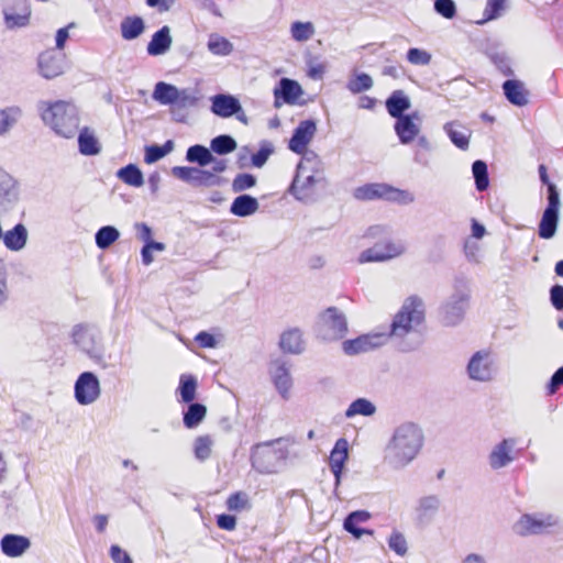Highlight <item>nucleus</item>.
Masks as SVG:
<instances>
[{
	"mask_svg": "<svg viewBox=\"0 0 563 563\" xmlns=\"http://www.w3.org/2000/svg\"><path fill=\"white\" fill-rule=\"evenodd\" d=\"M347 457L349 442L346 439L341 438L335 442L329 457L330 468L335 478V486H339L341 482L342 471L344 468L345 462L347 461Z\"/></svg>",
	"mask_w": 563,
	"mask_h": 563,
	"instance_id": "obj_23",
	"label": "nucleus"
},
{
	"mask_svg": "<svg viewBox=\"0 0 563 563\" xmlns=\"http://www.w3.org/2000/svg\"><path fill=\"white\" fill-rule=\"evenodd\" d=\"M444 131L456 147L463 151L468 148L472 132L467 128L455 122H449L444 125Z\"/></svg>",
	"mask_w": 563,
	"mask_h": 563,
	"instance_id": "obj_35",
	"label": "nucleus"
},
{
	"mask_svg": "<svg viewBox=\"0 0 563 563\" xmlns=\"http://www.w3.org/2000/svg\"><path fill=\"white\" fill-rule=\"evenodd\" d=\"M269 375L276 390L283 399H289L290 390L292 388L290 364L284 358H276L272 361L269 364Z\"/></svg>",
	"mask_w": 563,
	"mask_h": 563,
	"instance_id": "obj_15",
	"label": "nucleus"
},
{
	"mask_svg": "<svg viewBox=\"0 0 563 563\" xmlns=\"http://www.w3.org/2000/svg\"><path fill=\"white\" fill-rule=\"evenodd\" d=\"M260 208L256 198L243 194L238 196L230 207V212L236 217L245 218L254 214Z\"/></svg>",
	"mask_w": 563,
	"mask_h": 563,
	"instance_id": "obj_33",
	"label": "nucleus"
},
{
	"mask_svg": "<svg viewBox=\"0 0 563 563\" xmlns=\"http://www.w3.org/2000/svg\"><path fill=\"white\" fill-rule=\"evenodd\" d=\"M411 107L409 97L402 90H395L386 100V109L390 117H405V111Z\"/></svg>",
	"mask_w": 563,
	"mask_h": 563,
	"instance_id": "obj_31",
	"label": "nucleus"
},
{
	"mask_svg": "<svg viewBox=\"0 0 563 563\" xmlns=\"http://www.w3.org/2000/svg\"><path fill=\"white\" fill-rule=\"evenodd\" d=\"M424 321V303L418 296L408 297L395 314L387 332L390 336L404 338L415 332Z\"/></svg>",
	"mask_w": 563,
	"mask_h": 563,
	"instance_id": "obj_4",
	"label": "nucleus"
},
{
	"mask_svg": "<svg viewBox=\"0 0 563 563\" xmlns=\"http://www.w3.org/2000/svg\"><path fill=\"white\" fill-rule=\"evenodd\" d=\"M186 161L205 167L214 161V156L212 155L210 148L200 144H196L188 147L186 152Z\"/></svg>",
	"mask_w": 563,
	"mask_h": 563,
	"instance_id": "obj_42",
	"label": "nucleus"
},
{
	"mask_svg": "<svg viewBox=\"0 0 563 563\" xmlns=\"http://www.w3.org/2000/svg\"><path fill=\"white\" fill-rule=\"evenodd\" d=\"M173 43V38L170 36V29L167 25H164L158 31H156L147 44V54L151 56H159L169 51Z\"/></svg>",
	"mask_w": 563,
	"mask_h": 563,
	"instance_id": "obj_26",
	"label": "nucleus"
},
{
	"mask_svg": "<svg viewBox=\"0 0 563 563\" xmlns=\"http://www.w3.org/2000/svg\"><path fill=\"white\" fill-rule=\"evenodd\" d=\"M322 170L319 156L314 152L306 153L297 165L289 192L299 201H311L316 185L322 180Z\"/></svg>",
	"mask_w": 563,
	"mask_h": 563,
	"instance_id": "obj_3",
	"label": "nucleus"
},
{
	"mask_svg": "<svg viewBox=\"0 0 563 563\" xmlns=\"http://www.w3.org/2000/svg\"><path fill=\"white\" fill-rule=\"evenodd\" d=\"M178 88L172 84L159 81L155 85L153 99L161 104L172 106L176 101Z\"/></svg>",
	"mask_w": 563,
	"mask_h": 563,
	"instance_id": "obj_37",
	"label": "nucleus"
},
{
	"mask_svg": "<svg viewBox=\"0 0 563 563\" xmlns=\"http://www.w3.org/2000/svg\"><path fill=\"white\" fill-rule=\"evenodd\" d=\"M518 440L516 438H504L493 445L487 462L493 471H498L509 466L519 456L520 451L516 448Z\"/></svg>",
	"mask_w": 563,
	"mask_h": 563,
	"instance_id": "obj_12",
	"label": "nucleus"
},
{
	"mask_svg": "<svg viewBox=\"0 0 563 563\" xmlns=\"http://www.w3.org/2000/svg\"><path fill=\"white\" fill-rule=\"evenodd\" d=\"M407 60L416 66H427L431 62V54L420 48H409L407 52Z\"/></svg>",
	"mask_w": 563,
	"mask_h": 563,
	"instance_id": "obj_53",
	"label": "nucleus"
},
{
	"mask_svg": "<svg viewBox=\"0 0 563 563\" xmlns=\"http://www.w3.org/2000/svg\"><path fill=\"white\" fill-rule=\"evenodd\" d=\"M21 110L15 107L0 110V135L5 133L19 119Z\"/></svg>",
	"mask_w": 563,
	"mask_h": 563,
	"instance_id": "obj_50",
	"label": "nucleus"
},
{
	"mask_svg": "<svg viewBox=\"0 0 563 563\" xmlns=\"http://www.w3.org/2000/svg\"><path fill=\"white\" fill-rule=\"evenodd\" d=\"M434 11L445 19H453L456 14V5L453 0H435Z\"/></svg>",
	"mask_w": 563,
	"mask_h": 563,
	"instance_id": "obj_55",
	"label": "nucleus"
},
{
	"mask_svg": "<svg viewBox=\"0 0 563 563\" xmlns=\"http://www.w3.org/2000/svg\"><path fill=\"white\" fill-rule=\"evenodd\" d=\"M211 112L220 118H230L241 110L239 99L229 93H218L210 98Z\"/></svg>",
	"mask_w": 563,
	"mask_h": 563,
	"instance_id": "obj_22",
	"label": "nucleus"
},
{
	"mask_svg": "<svg viewBox=\"0 0 563 563\" xmlns=\"http://www.w3.org/2000/svg\"><path fill=\"white\" fill-rule=\"evenodd\" d=\"M73 343L95 362L103 360L104 349L98 329L91 324L79 323L71 329Z\"/></svg>",
	"mask_w": 563,
	"mask_h": 563,
	"instance_id": "obj_6",
	"label": "nucleus"
},
{
	"mask_svg": "<svg viewBox=\"0 0 563 563\" xmlns=\"http://www.w3.org/2000/svg\"><path fill=\"white\" fill-rule=\"evenodd\" d=\"M291 38L296 42H307L316 33L314 25L311 22L295 21L290 25Z\"/></svg>",
	"mask_w": 563,
	"mask_h": 563,
	"instance_id": "obj_46",
	"label": "nucleus"
},
{
	"mask_svg": "<svg viewBox=\"0 0 563 563\" xmlns=\"http://www.w3.org/2000/svg\"><path fill=\"white\" fill-rule=\"evenodd\" d=\"M197 380L192 375L180 377L179 391L184 402H191L196 396Z\"/></svg>",
	"mask_w": 563,
	"mask_h": 563,
	"instance_id": "obj_48",
	"label": "nucleus"
},
{
	"mask_svg": "<svg viewBox=\"0 0 563 563\" xmlns=\"http://www.w3.org/2000/svg\"><path fill=\"white\" fill-rule=\"evenodd\" d=\"M207 408L202 404L194 402L184 413V424L188 429L196 428L206 417Z\"/></svg>",
	"mask_w": 563,
	"mask_h": 563,
	"instance_id": "obj_45",
	"label": "nucleus"
},
{
	"mask_svg": "<svg viewBox=\"0 0 563 563\" xmlns=\"http://www.w3.org/2000/svg\"><path fill=\"white\" fill-rule=\"evenodd\" d=\"M38 68L41 75L46 79H53L64 71L62 59L56 57L52 52H45L40 55Z\"/></svg>",
	"mask_w": 563,
	"mask_h": 563,
	"instance_id": "obj_30",
	"label": "nucleus"
},
{
	"mask_svg": "<svg viewBox=\"0 0 563 563\" xmlns=\"http://www.w3.org/2000/svg\"><path fill=\"white\" fill-rule=\"evenodd\" d=\"M376 413V406L366 398L353 400L345 410V418L351 419L355 416L371 417Z\"/></svg>",
	"mask_w": 563,
	"mask_h": 563,
	"instance_id": "obj_41",
	"label": "nucleus"
},
{
	"mask_svg": "<svg viewBox=\"0 0 563 563\" xmlns=\"http://www.w3.org/2000/svg\"><path fill=\"white\" fill-rule=\"evenodd\" d=\"M422 446V430L413 422H404L394 429L388 439L383 462L391 471H402L417 459Z\"/></svg>",
	"mask_w": 563,
	"mask_h": 563,
	"instance_id": "obj_1",
	"label": "nucleus"
},
{
	"mask_svg": "<svg viewBox=\"0 0 563 563\" xmlns=\"http://www.w3.org/2000/svg\"><path fill=\"white\" fill-rule=\"evenodd\" d=\"M117 177L124 184L139 188L144 184V177L142 170L134 164H129L121 167L117 172Z\"/></svg>",
	"mask_w": 563,
	"mask_h": 563,
	"instance_id": "obj_40",
	"label": "nucleus"
},
{
	"mask_svg": "<svg viewBox=\"0 0 563 563\" xmlns=\"http://www.w3.org/2000/svg\"><path fill=\"white\" fill-rule=\"evenodd\" d=\"M415 119H419L418 112L396 119L395 132L400 143L409 144L418 136L420 128L413 122Z\"/></svg>",
	"mask_w": 563,
	"mask_h": 563,
	"instance_id": "obj_25",
	"label": "nucleus"
},
{
	"mask_svg": "<svg viewBox=\"0 0 563 563\" xmlns=\"http://www.w3.org/2000/svg\"><path fill=\"white\" fill-rule=\"evenodd\" d=\"M354 197L358 200L385 199L399 203H410L415 200L409 191L386 184H369L358 187L355 189Z\"/></svg>",
	"mask_w": 563,
	"mask_h": 563,
	"instance_id": "obj_10",
	"label": "nucleus"
},
{
	"mask_svg": "<svg viewBox=\"0 0 563 563\" xmlns=\"http://www.w3.org/2000/svg\"><path fill=\"white\" fill-rule=\"evenodd\" d=\"M212 440L210 437H199L195 441V455L198 460L205 461L211 454Z\"/></svg>",
	"mask_w": 563,
	"mask_h": 563,
	"instance_id": "obj_52",
	"label": "nucleus"
},
{
	"mask_svg": "<svg viewBox=\"0 0 563 563\" xmlns=\"http://www.w3.org/2000/svg\"><path fill=\"white\" fill-rule=\"evenodd\" d=\"M302 93L303 90L296 80L282 78L274 88V107L278 109L284 103L295 104Z\"/></svg>",
	"mask_w": 563,
	"mask_h": 563,
	"instance_id": "obj_19",
	"label": "nucleus"
},
{
	"mask_svg": "<svg viewBox=\"0 0 563 563\" xmlns=\"http://www.w3.org/2000/svg\"><path fill=\"white\" fill-rule=\"evenodd\" d=\"M256 184V178L252 174H239L232 181V190L234 192H241L246 189L254 187Z\"/></svg>",
	"mask_w": 563,
	"mask_h": 563,
	"instance_id": "obj_54",
	"label": "nucleus"
},
{
	"mask_svg": "<svg viewBox=\"0 0 563 563\" xmlns=\"http://www.w3.org/2000/svg\"><path fill=\"white\" fill-rule=\"evenodd\" d=\"M120 238V232L112 225L101 227L95 234L96 245L100 250H107Z\"/></svg>",
	"mask_w": 563,
	"mask_h": 563,
	"instance_id": "obj_44",
	"label": "nucleus"
},
{
	"mask_svg": "<svg viewBox=\"0 0 563 563\" xmlns=\"http://www.w3.org/2000/svg\"><path fill=\"white\" fill-rule=\"evenodd\" d=\"M272 153H273L272 144L268 142H264L261 145L260 150L255 154L252 155V164L255 167H262L267 162V159Z\"/></svg>",
	"mask_w": 563,
	"mask_h": 563,
	"instance_id": "obj_57",
	"label": "nucleus"
},
{
	"mask_svg": "<svg viewBox=\"0 0 563 563\" xmlns=\"http://www.w3.org/2000/svg\"><path fill=\"white\" fill-rule=\"evenodd\" d=\"M238 147L236 141L229 134H221L213 137L210 142L211 153L227 155L234 152Z\"/></svg>",
	"mask_w": 563,
	"mask_h": 563,
	"instance_id": "obj_43",
	"label": "nucleus"
},
{
	"mask_svg": "<svg viewBox=\"0 0 563 563\" xmlns=\"http://www.w3.org/2000/svg\"><path fill=\"white\" fill-rule=\"evenodd\" d=\"M505 0H487L484 14L486 20H495L501 15Z\"/></svg>",
	"mask_w": 563,
	"mask_h": 563,
	"instance_id": "obj_59",
	"label": "nucleus"
},
{
	"mask_svg": "<svg viewBox=\"0 0 563 563\" xmlns=\"http://www.w3.org/2000/svg\"><path fill=\"white\" fill-rule=\"evenodd\" d=\"M440 508V499L438 496L430 495L419 499L416 508L417 520L421 525L430 523L437 516Z\"/></svg>",
	"mask_w": 563,
	"mask_h": 563,
	"instance_id": "obj_27",
	"label": "nucleus"
},
{
	"mask_svg": "<svg viewBox=\"0 0 563 563\" xmlns=\"http://www.w3.org/2000/svg\"><path fill=\"white\" fill-rule=\"evenodd\" d=\"M145 30L144 21L141 16H126L121 21L120 31L121 36L125 41L137 38Z\"/></svg>",
	"mask_w": 563,
	"mask_h": 563,
	"instance_id": "obj_36",
	"label": "nucleus"
},
{
	"mask_svg": "<svg viewBox=\"0 0 563 563\" xmlns=\"http://www.w3.org/2000/svg\"><path fill=\"white\" fill-rule=\"evenodd\" d=\"M197 102L198 98L191 89H179L176 101L172 107V114L174 119L177 122H184L186 120V114L183 113V110L195 107Z\"/></svg>",
	"mask_w": 563,
	"mask_h": 563,
	"instance_id": "obj_28",
	"label": "nucleus"
},
{
	"mask_svg": "<svg viewBox=\"0 0 563 563\" xmlns=\"http://www.w3.org/2000/svg\"><path fill=\"white\" fill-rule=\"evenodd\" d=\"M249 499L244 493H234L229 496L227 507L229 510L240 511L247 506Z\"/></svg>",
	"mask_w": 563,
	"mask_h": 563,
	"instance_id": "obj_58",
	"label": "nucleus"
},
{
	"mask_svg": "<svg viewBox=\"0 0 563 563\" xmlns=\"http://www.w3.org/2000/svg\"><path fill=\"white\" fill-rule=\"evenodd\" d=\"M373 87V79L368 74L361 73L351 78L347 82V89L356 95L367 91Z\"/></svg>",
	"mask_w": 563,
	"mask_h": 563,
	"instance_id": "obj_49",
	"label": "nucleus"
},
{
	"mask_svg": "<svg viewBox=\"0 0 563 563\" xmlns=\"http://www.w3.org/2000/svg\"><path fill=\"white\" fill-rule=\"evenodd\" d=\"M30 13L16 14L4 11V22L8 29L23 27L27 25Z\"/></svg>",
	"mask_w": 563,
	"mask_h": 563,
	"instance_id": "obj_56",
	"label": "nucleus"
},
{
	"mask_svg": "<svg viewBox=\"0 0 563 563\" xmlns=\"http://www.w3.org/2000/svg\"><path fill=\"white\" fill-rule=\"evenodd\" d=\"M279 347L284 353L299 355L306 350L303 332L299 328L285 330L279 338Z\"/></svg>",
	"mask_w": 563,
	"mask_h": 563,
	"instance_id": "obj_24",
	"label": "nucleus"
},
{
	"mask_svg": "<svg viewBox=\"0 0 563 563\" xmlns=\"http://www.w3.org/2000/svg\"><path fill=\"white\" fill-rule=\"evenodd\" d=\"M3 243L10 251H21L27 241V230L22 223H18L5 233L2 232Z\"/></svg>",
	"mask_w": 563,
	"mask_h": 563,
	"instance_id": "obj_32",
	"label": "nucleus"
},
{
	"mask_svg": "<svg viewBox=\"0 0 563 563\" xmlns=\"http://www.w3.org/2000/svg\"><path fill=\"white\" fill-rule=\"evenodd\" d=\"M389 334L383 332H369L354 340H346L343 342V351L347 355H355L365 353L376 347L383 346L387 343Z\"/></svg>",
	"mask_w": 563,
	"mask_h": 563,
	"instance_id": "obj_14",
	"label": "nucleus"
},
{
	"mask_svg": "<svg viewBox=\"0 0 563 563\" xmlns=\"http://www.w3.org/2000/svg\"><path fill=\"white\" fill-rule=\"evenodd\" d=\"M208 51L216 56H229L233 52V44L218 33H211L207 42Z\"/></svg>",
	"mask_w": 563,
	"mask_h": 563,
	"instance_id": "obj_38",
	"label": "nucleus"
},
{
	"mask_svg": "<svg viewBox=\"0 0 563 563\" xmlns=\"http://www.w3.org/2000/svg\"><path fill=\"white\" fill-rule=\"evenodd\" d=\"M172 174L192 186H214L220 184V178L213 173L200 169L197 167L189 166H175L172 169Z\"/></svg>",
	"mask_w": 563,
	"mask_h": 563,
	"instance_id": "obj_17",
	"label": "nucleus"
},
{
	"mask_svg": "<svg viewBox=\"0 0 563 563\" xmlns=\"http://www.w3.org/2000/svg\"><path fill=\"white\" fill-rule=\"evenodd\" d=\"M110 558L114 563H133L131 556L119 545H111Z\"/></svg>",
	"mask_w": 563,
	"mask_h": 563,
	"instance_id": "obj_63",
	"label": "nucleus"
},
{
	"mask_svg": "<svg viewBox=\"0 0 563 563\" xmlns=\"http://www.w3.org/2000/svg\"><path fill=\"white\" fill-rule=\"evenodd\" d=\"M560 195L554 184H548V206L544 210L560 212Z\"/></svg>",
	"mask_w": 563,
	"mask_h": 563,
	"instance_id": "obj_60",
	"label": "nucleus"
},
{
	"mask_svg": "<svg viewBox=\"0 0 563 563\" xmlns=\"http://www.w3.org/2000/svg\"><path fill=\"white\" fill-rule=\"evenodd\" d=\"M20 191L16 180L0 168V208L11 209L19 200Z\"/></svg>",
	"mask_w": 563,
	"mask_h": 563,
	"instance_id": "obj_21",
	"label": "nucleus"
},
{
	"mask_svg": "<svg viewBox=\"0 0 563 563\" xmlns=\"http://www.w3.org/2000/svg\"><path fill=\"white\" fill-rule=\"evenodd\" d=\"M470 292L466 287L456 282L454 291L449 296L439 309V318L442 324L454 327L459 324L468 308Z\"/></svg>",
	"mask_w": 563,
	"mask_h": 563,
	"instance_id": "obj_5",
	"label": "nucleus"
},
{
	"mask_svg": "<svg viewBox=\"0 0 563 563\" xmlns=\"http://www.w3.org/2000/svg\"><path fill=\"white\" fill-rule=\"evenodd\" d=\"M405 245L401 242L376 243L374 246L360 254V263L384 262L405 253Z\"/></svg>",
	"mask_w": 563,
	"mask_h": 563,
	"instance_id": "obj_16",
	"label": "nucleus"
},
{
	"mask_svg": "<svg viewBox=\"0 0 563 563\" xmlns=\"http://www.w3.org/2000/svg\"><path fill=\"white\" fill-rule=\"evenodd\" d=\"M38 111L45 125L49 126L57 135L71 139L78 132L80 119L74 103L63 100L41 101Z\"/></svg>",
	"mask_w": 563,
	"mask_h": 563,
	"instance_id": "obj_2",
	"label": "nucleus"
},
{
	"mask_svg": "<svg viewBox=\"0 0 563 563\" xmlns=\"http://www.w3.org/2000/svg\"><path fill=\"white\" fill-rule=\"evenodd\" d=\"M78 148L79 153L85 156H95L101 152V145L91 129L86 126L79 131Z\"/></svg>",
	"mask_w": 563,
	"mask_h": 563,
	"instance_id": "obj_34",
	"label": "nucleus"
},
{
	"mask_svg": "<svg viewBox=\"0 0 563 563\" xmlns=\"http://www.w3.org/2000/svg\"><path fill=\"white\" fill-rule=\"evenodd\" d=\"M31 545L30 538L22 534L7 533L0 540V550L8 558H21Z\"/></svg>",
	"mask_w": 563,
	"mask_h": 563,
	"instance_id": "obj_20",
	"label": "nucleus"
},
{
	"mask_svg": "<svg viewBox=\"0 0 563 563\" xmlns=\"http://www.w3.org/2000/svg\"><path fill=\"white\" fill-rule=\"evenodd\" d=\"M316 132L317 123L314 120L308 119L299 122L289 140V150L296 154H302L303 156L309 152L307 151V146L313 139Z\"/></svg>",
	"mask_w": 563,
	"mask_h": 563,
	"instance_id": "obj_18",
	"label": "nucleus"
},
{
	"mask_svg": "<svg viewBox=\"0 0 563 563\" xmlns=\"http://www.w3.org/2000/svg\"><path fill=\"white\" fill-rule=\"evenodd\" d=\"M467 377L476 383H490L497 375V365L493 353L479 350L472 354L466 365Z\"/></svg>",
	"mask_w": 563,
	"mask_h": 563,
	"instance_id": "obj_9",
	"label": "nucleus"
},
{
	"mask_svg": "<svg viewBox=\"0 0 563 563\" xmlns=\"http://www.w3.org/2000/svg\"><path fill=\"white\" fill-rule=\"evenodd\" d=\"M506 99L514 106L523 107L528 103V91L522 81L508 79L503 84Z\"/></svg>",
	"mask_w": 563,
	"mask_h": 563,
	"instance_id": "obj_29",
	"label": "nucleus"
},
{
	"mask_svg": "<svg viewBox=\"0 0 563 563\" xmlns=\"http://www.w3.org/2000/svg\"><path fill=\"white\" fill-rule=\"evenodd\" d=\"M558 525L553 515H523L514 525V531L519 536L538 534Z\"/></svg>",
	"mask_w": 563,
	"mask_h": 563,
	"instance_id": "obj_13",
	"label": "nucleus"
},
{
	"mask_svg": "<svg viewBox=\"0 0 563 563\" xmlns=\"http://www.w3.org/2000/svg\"><path fill=\"white\" fill-rule=\"evenodd\" d=\"M388 547L400 556H404L408 551L407 540L405 536L399 531H393V533L389 536Z\"/></svg>",
	"mask_w": 563,
	"mask_h": 563,
	"instance_id": "obj_51",
	"label": "nucleus"
},
{
	"mask_svg": "<svg viewBox=\"0 0 563 563\" xmlns=\"http://www.w3.org/2000/svg\"><path fill=\"white\" fill-rule=\"evenodd\" d=\"M559 223V212L544 210L539 223V236L549 240L555 235Z\"/></svg>",
	"mask_w": 563,
	"mask_h": 563,
	"instance_id": "obj_39",
	"label": "nucleus"
},
{
	"mask_svg": "<svg viewBox=\"0 0 563 563\" xmlns=\"http://www.w3.org/2000/svg\"><path fill=\"white\" fill-rule=\"evenodd\" d=\"M163 157H164V155L161 151L159 145L153 144V145L145 146L144 162L146 164L156 163L159 159H162Z\"/></svg>",
	"mask_w": 563,
	"mask_h": 563,
	"instance_id": "obj_62",
	"label": "nucleus"
},
{
	"mask_svg": "<svg viewBox=\"0 0 563 563\" xmlns=\"http://www.w3.org/2000/svg\"><path fill=\"white\" fill-rule=\"evenodd\" d=\"M563 385V366L558 368L552 375L550 382L548 383L547 389L549 395H553L556 393L560 386Z\"/></svg>",
	"mask_w": 563,
	"mask_h": 563,
	"instance_id": "obj_64",
	"label": "nucleus"
},
{
	"mask_svg": "<svg viewBox=\"0 0 563 563\" xmlns=\"http://www.w3.org/2000/svg\"><path fill=\"white\" fill-rule=\"evenodd\" d=\"M287 452L273 446L272 442L253 446L251 453L252 467L261 474H274L286 460Z\"/></svg>",
	"mask_w": 563,
	"mask_h": 563,
	"instance_id": "obj_7",
	"label": "nucleus"
},
{
	"mask_svg": "<svg viewBox=\"0 0 563 563\" xmlns=\"http://www.w3.org/2000/svg\"><path fill=\"white\" fill-rule=\"evenodd\" d=\"M101 396L99 378L92 372H82L74 385V397L80 406L95 404Z\"/></svg>",
	"mask_w": 563,
	"mask_h": 563,
	"instance_id": "obj_11",
	"label": "nucleus"
},
{
	"mask_svg": "<svg viewBox=\"0 0 563 563\" xmlns=\"http://www.w3.org/2000/svg\"><path fill=\"white\" fill-rule=\"evenodd\" d=\"M550 301L552 306L559 310H563V286L554 285L550 289Z\"/></svg>",
	"mask_w": 563,
	"mask_h": 563,
	"instance_id": "obj_61",
	"label": "nucleus"
},
{
	"mask_svg": "<svg viewBox=\"0 0 563 563\" xmlns=\"http://www.w3.org/2000/svg\"><path fill=\"white\" fill-rule=\"evenodd\" d=\"M317 335L324 341H336L347 332L346 318L338 308L330 307L318 318Z\"/></svg>",
	"mask_w": 563,
	"mask_h": 563,
	"instance_id": "obj_8",
	"label": "nucleus"
},
{
	"mask_svg": "<svg viewBox=\"0 0 563 563\" xmlns=\"http://www.w3.org/2000/svg\"><path fill=\"white\" fill-rule=\"evenodd\" d=\"M472 173L476 189L478 191L486 190L489 186L487 164L481 159L475 161L472 165Z\"/></svg>",
	"mask_w": 563,
	"mask_h": 563,
	"instance_id": "obj_47",
	"label": "nucleus"
}]
</instances>
